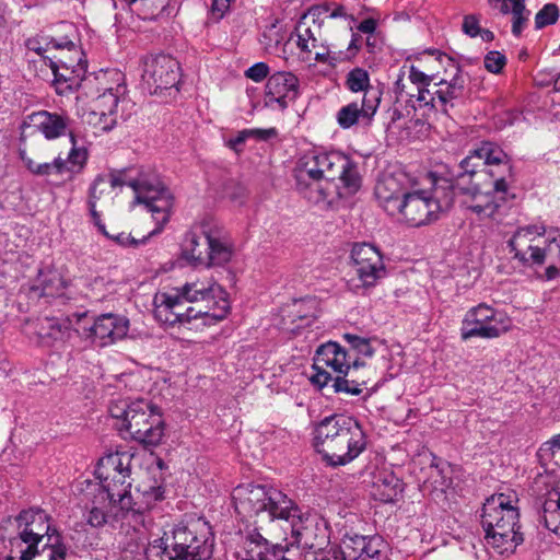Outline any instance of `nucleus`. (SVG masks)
I'll list each match as a JSON object with an SVG mask.
<instances>
[{
  "mask_svg": "<svg viewBox=\"0 0 560 560\" xmlns=\"http://www.w3.org/2000/svg\"><path fill=\"white\" fill-rule=\"evenodd\" d=\"M455 195L460 205L479 219L491 218L505 200L512 167L506 153L491 142H483L460 162Z\"/></svg>",
  "mask_w": 560,
  "mask_h": 560,
  "instance_id": "1",
  "label": "nucleus"
},
{
  "mask_svg": "<svg viewBox=\"0 0 560 560\" xmlns=\"http://www.w3.org/2000/svg\"><path fill=\"white\" fill-rule=\"evenodd\" d=\"M129 186L136 194V200L143 203L151 212L156 228L151 234H159L168 222L174 207L172 192L155 175L140 174L137 178L128 176L126 171L106 175H98L92 183L89 191L90 214H96L97 202L113 199V191L117 187Z\"/></svg>",
  "mask_w": 560,
  "mask_h": 560,
  "instance_id": "2",
  "label": "nucleus"
},
{
  "mask_svg": "<svg viewBox=\"0 0 560 560\" xmlns=\"http://www.w3.org/2000/svg\"><path fill=\"white\" fill-rule=\"evenodd\" d=\"M313 445L328 465L345 466L365 450L366 436L354 418L335 415L315 427Z\"/></svg>",
  "mask_w": 560,
  "mask_h": 560,
  "instance_id": "3",
  "label": "nucleus"
},
{
  "mask_svg": "<svg viewBox=\"0 0 560 560\" xmlns=\"http://www.w3.org/2000/svg\"><path fill=\"white\" fill-rule=\"evenodd\" d=\"M84 88L94 89L84 117L98 130L110 131L119 119L125 120L131 115L135 104L128 96L121 72H101L93 80L85 79Z\"/></svg>",
  "mask_w": 560,
  "mask_h": 560,
  "instance_id": "4",
  "label": "nucleus"
},
{
  "mask_svg": "<svg viewBox=\"0 0 560 560\" xmlns=\"http://www.w3.org/2000/svg\"><path fill=\"white\" fill-rule=\"evenodd\" d=\"M232 500L237 515L249 525L277 526L296 511V505L281 490L255 483H243L234 488Z\"/></svg>",
  "mask_w": 560,
  "mask_h": 560,
  "instance_id": "5",
  "label": "nucleus"
},
{
  "mask_svg": "<svg viewBox=\"0 0 560 560\" xmlns=\"http://www.w3.org/2000/svg\"><path fill=\"white\" fill-rule=\"evenodd\" d=\"M213 537L209 524L202 518L180 522L151 541L145 556L155 560L166 556L170 560H208L213 552Z\"/></svg>",
  "mask_w": 560,
  "mask_h": 560,
  "instance_id": "6",
  "label": "nucleus"
},
{
  "mask_svg": "<svg viewBox=\"0 0 560 560\" xmlns=\"http://www.w3.org/2000/svg\"><path fill=\"white\" fill-rule=\"evenodd\" d=\"M510 253L524 267L546 266L547 279L560 273V232L544 225L518 228L509 241Z\"/></svg>",
  "mask_w": 560,
  "mask_h": 560,
  "instance_id": "7",
  "label": "nucleus"
},
{
  "mask_svg": "<svg viewBox=\"0 0 560 560\" xmlns=\"http://www.w3.org/2000/svg\"><path fill=\"white\" fill-rule=\"evenodd\" d=\"M481 525L488 548L500 556L512 555L524 540L520 532V513L511 498L497 493L482 506Z\"/></svg>",
  "mask_w": 560,
  "mask_h": 560,
  "instance_id": "8",
  "label": "nucleus"
},
{
  "mask_svg": "<svg viewBox=\"0 0 560 560\" xmlns=\"http://www.w3.org/2000/svg\"><path fill=\"white\" fill-rule=\"evenodd\" d=\"M109 413L120 421L117 424L120 432L145 446H156L164 438L165 425L160 409L148 400L113 402Z\"/></svg>",
  "mask_w": 560,
  "mask_h": 560,
  "instance_id": "9",
  "label": "nucleus"
},
{
  "mask_svg": "<svg viewBox=\"0 0 560 560\" xmlns=\"http://www.w3.org/2000/svg\"><path fill=\"white\" fill-rule=\"evenodd\" d=\"M295 172L343 184L348 192H357L360 188V176L355 164L349 156L338 151H308L299 160Z\"/></svg>",
  "mask_w": 560,
  "mask_h": 560,
  "instance_id": "10",
  "label": "nucleus"
},
{
  "mask_svg": "<svg viewBox=\"0 0 560 560\" xmlns=\"http://www.w3.org/2000/svg\"><path fill=\"white\" fill-rule=\"evenodd\" d=\"M187 303H202L196 311H200L198 319L203 325L215 324L229 313L230 303L225 290L212 278L190 279L182 287L176 288Z\"/></svg>",
  "mask_w": 560,
  "mask_h": 560,
  "instance_id": "11",
  "label": "nucleus"
},
{
  "mask_svg": "<svg viewBox=\"0 0 560 560\" xmlns=\"http://www.w3.org/2000/svg\"><path fill=\"white\" fill-rule=\"evenodd\" d=\"M298 510L282 522L283 539L289 545H296L306 551V559L329 546V528L327 522L317 514L296 515Z\"/></svg>",
  "mask_w": 560,
  "mask_h": 560,
  "instance_id": "12",
  "label": "nucleus"
},
{
  "mask_svg": "<svg viewBox=\"0 0 560 560\" xmlns=\"http://www.w3.org/2000/svg\"><path fill=\"white\" fill-rule=\"evenodd\" d=\"M511 328L512 319L504 312L480 303L465 313L459 331L460 339L466 341L472 338L495 339Z\"/></svg>",
  "mask_w": 560,
  "mask_h": 560,
  "instance_id": "13",
  "label": "nucleus"
},
{
  "mask_svg": "<svg viewBox=\"0 0 560 560\" xmlns=\"http://www.w3.org/2000/svg\"><path fill=\"white\" fill-rule=\"evenodd\" d=\"M352 277L348 280L351 291L359 293L374 288L386 277V266L382 253L372 244H354L351 254Z\"/></svg>",
  "mask_w": 560,
  "mask_h": 560,
  "instance_id": "14",
  "label": "nucleus"
},
{
  "mask_svg": "<svg viewBox=\"0 0 560 560\" xmlns=\"http://www.w3.org/2000/svg\"><path fill=\"white\" fill-rule=\"evenodd\" d=\"M132 459L133 455L129 452H116L98 460L95 475L100 483L92 487L101 491V501L110 495V492L130 488Z\"/></svg>",
  "mask_w": 560,
  "mask_h": 560,
  "instance_id": "15",
  "label": "nucleus"
},
{
  "mask_svg": "<svg viewBox=\"0 0 560 560\" xmlns=\"http://www.w3.org/2000/svg\"><path fill=\"white\" fill-rule=\"evenodd\" d=\"M69 135L72 147L66 159L58 155L52 162L36 163L26 154L24 149H20L19 156L24 166L36 176L48 177L56 175L62 179H71L83 170L88 161V151L83 148H78L74 135L72 132H69Z\"/></svg>",
  "mask_w": 560,
  "mask_h": 560,
  "instance_id": "16",
  "label": "nucleus"
},
{
  "mask_svg": "<svg viewBox=\"0 0 560 560\" xmlns=\"http://www.w3.org/2000/svg\"><path fill=\"white\" fill-rule=\"evenodd\" d=\"M442 207L432 190L417 189L415 186L405 196L397 210L400 219L410 226H422L436 220Z\"/></svg>",
  "mask_w": 560,
  "mask_h": 560,
  "instance_id": "17",
  "label": "nucleus"
},
{
  "mask_svg": "<svg viewBox=\"0 0 560 560\" xmlns=\"http://www.w3.org/2000/svg\"><path fill=\"white\" fill-rule=\"evenodd\" d=\"M179 81V63L168 55L150 56L144 59L142 82L150 94L176 86Z\"/></svg>",
  "mask_w": 560,
  "mask_h": 560,
  "instance_id": "18",
  "label": "nucleus"
},
{
  "mask_svg": "<svg viewBox=\"0 0 560 560\" xmlns=\"http://www.w3.org/2000/svg\"><path fill=\"white\" fill-rule=\"evenodd\" d=\"M295 179L299 192L311 203L323 208L354 194L348 192L343 184L329 182L316 175L295 172Z\"/></svg>",
  "mask_w": 560,
  "mask_h": 560,
  "instance_id": "19",
  "label": "nucleus"
},
{
  "mask_svg": "<svg viewBox=\"0 0 560 560\" xmlns=\"http://www.w3.org/2000/svg\"><path fill=\"white\" fill-rule=\"evenodd\" d=\"M277 526L248 525L240 533L234 556L236 560H270V538L276 537Z\"/></svg>",
  "mask_w": 560,
  "mask_h": 560,
  "instance_id": "20",
  "label": "nucleus"
},
{
  "mask_svg": "<svg viewBox=\"0 0 560 560\" xmlns=\"http://www.w3.org/2000/svg\"><path fill=\"white\" fill-rule=\"evenodd\" d=\"M412 187L413 184L405 172L385 173L375 185V197L388 214L397 215L400 203Z\"/></svg>",
  "mask_w": 560,
  "mask_h": 560,
  "instance_id": "21",
  "label": "nucleus"
},
{
  "mask_svg": "<svg viewBox=\"0 0 560 560\" xmlns=\"http://www.w3.org/2000/svg\"><path fill=\"white\" fill-rule=\"evenodd\" d=\"M179 300L183 298L176 288L156 292L153 298L154 318L165 326L187 325L197 320L201 312L196 311L195 306L186 307L185 313H175Z\"/></svg>",
  "mask_w": 560,
  "mask_h": 560,
  "instance_id": "22",
  "label": "nucleus"
},
{
  "mask_svg": "<svg viewBox=\"0 0 560 560\" xmlns=\"http://www.w3.org/2000/svg\"><path fill=\"white\" fill-rule=\"evenodd\" d=\"M381 103L380 91H365L361 102H351L342 106L336 114L341 129H350L355 125L371 126Z\"/></svg>",
  "mask_w": 560,
  "mask_h": 560,
  "instance_id": "23",
  "label": "nucleus"
},
{
  "mask_svg": "<svg viewBox=\"0 0 560 560\" xmlns=\"http://www.w3.org/2000/svg\"><path fill=\"white\" fill-rule=\"evenodd\" d=\"M84 331L86 337L92 338L98 346H108L127 336L129 319L122 315L105 313L97 316Z\"/></svg>",
  "mask_w": 560,
  "mask_h": 560,
  "instance_id": "24",
  "label": "nucleus"
},
{
  "mask_svg": "<svg viewBox=\"0 0 560 560\" xmlns=\"http://www.w3.org/2000/svg\"><path fill=\"white\" fill-rule=\"evenodd\" d=\"M201 233L207 245L203 266H222L229 262L232 257V245L223 228L213 221L206 222L201 228Z\"/></svg>",
  "mask_w": 560,
  "mask_h": 560,
  "instance_id": "25",
  "label": "nucleus"
},
{
  "mask_svg": "<svg viewBox=\"0 0 560 560\" xmlns=\"http://www.w3.org/2000/svg\"><path fill=\"white\" fill-rule=\"evenodd\" d=\"M363 364L359 358L351 361L339 343L329 341L316 350L312 369H329L336 375H348L351 368L357 369Z\"/></svg>",
  "mask_w": 560,
  "mask_h": 560,
  "instance_id": "26",
  "label": "nucleus"
},
{
  "mask_svg": "<svg viewBox=\"0 0 560 560\" xmlns=\"http://www.w3.org/2000/svg\"><path fill=\"white\" fill-rule=\"evenodd\" d=\"M299 93V79L291 72L279 71L270 75L266 83V104H277L284 109L288 101H292Z\"/></svg>",
  "mask_w": 560,
  "mask_h": 560,
  "instance_id": "27",
  "label": "nucleus"
},
{
  "mask_svg": "<svg viewBox=\"0 0 560 560\" xmlns=\"http://www.w3.org/2000/svg\"><path fill=\"white\" fill-rule=\"evenodd\" d=\"M49 515L43 510H25L22 511L13 521L9 520L8 524L13 529H21L28 538L39 544L44 536H51Z\"/></svg>",
  "mask_w": 560,
  "mask_h": 560,
  "instance_id": "28",
  "label": "nucleus"
},
{
  "mask_svg": "<svg viewBox=\"0 0 560 560\" xmlns=\"http://www.w3.org/2000/svg\"><path fill=\"white\" fill-rule=\"evenodd\" d=\"M383 546L384 540L377 535L346 534L340 548L347 560H364L377 557Z\"/></svg>",
  "mask_w": 560,
  "mask_h": 560,
  "instance_id": "29",
  "label": "nucleus"
},
{
  "mask_svg": "<svg viewBox=\"0 0 560 560\" xmlns=\"http://www.w3.org/2000/svg\"><path fill=\"white\" fill-rule=\"evenodd\" d=\"M28 127L40 132L46 139H55L68 132L69 118L57 113L40 110L28 116Z\"/></svg>",
  "mask_w": 560,
  "mask_h": 560,
  "instance_id": "30",
  "label": "nucleus"
},
{
  "mask_svg": "<svg viewBox=\"0 0 560 560\" xmlns=\"http://www.w3.org/2000/svg\"><path fill=\"white\" fill-rule=\"evenodd\" d=\"M319 15L320 8H312L296 25L298 46L302 51L311 54L319 48L317 36L320 35V24L316 23Z\"/></svg>",
  "mask_w": 560,
  "mask_h": 560,
  "instance_id": "31",
  "label": "nucleus"
},
{
  "mask_svg": "<svg viewBox=\"0 0 560 560\" xmlns=\"http://www.w3.org/2000/svg\"><path fill=\"white\" fill-rule=\"evenodd\" d=\"M36 334L43 346L52 347L70 338V322L66 318L45 317L37 322Z\"/></svg>",
  "mask_w": 560,
  "mask_h": 560,
  "instance_id": "32",
  "label": "nucleus"
},
{
  "mask_svg": "<svg viewBox=\"0 0 560 560\" xmlns=\"http://www.w3.org/2000/svg\"><path fill=\"white\" fill-rule=\"evenodd\" d=\"M210 220H203L195 224L186 234L183 244V257L192 266H203L207 253L206 240L201 233V228Z\"/></svg>",
  "mask_w": 560,
  "mask_h": 560,
  "instance_id": "33",
  "label": "nucleus"
},
{
  "mask_svg": "<svg viewBox=\"0 0 560 560\" xmlns=\"http://www.w3.org/2000/svg\"><path fill=\"white\" fill-rule=\"evenodd\" d=\"M108 498L113 511L118 509L121 513V517L128 518L129 522H133L135 525H142L145 527V515H143L142 512L143 506L139 501L133 502L129 488L117 490V492H110Z\"/></svg>",
  "mask_w": 560,
  "mask_h": 560,
  "instance_id": "34",
  "label": "nucleus"
},
{
  "mask_svg": "<svg viewBox=\"0 0 560 560\" xmlns=\"http://www.w3.org/2000/svg\"><path fill=\"white\" fill-rule=\"evenodd\" d=\"M4 549L9 551L5 560H33L38 553V545L35 540L25 536L21 529H14L13 534L3 537Z\"/></svg>",
  "mask_w": 560,
  "mask_h": 560,
  "instance_id": "35",
  "label": "nucleus"
},
{
  "mask_svg": "<svg viewBox=\"0 0 560 560\" xmlns=\"http://www.w3.org/2000/svg\"><path fill=\"white\" fill-rule=\"evenodd\" d=\"M58 46V50L55 54L46 56L48 63L74 68L78 69L79 72L86 71V62L83 60V52L74 42L68 38H61V43Z\"/></svg>",
  "mask_w": 560,
  "mask_h": 560,
  "instance_id": "36",
  "label": "nucleus"
},
{
  "mask_svg": "<svg viewBox=\"0 0 560 560\" xmlns=\"http://www.w3.org/2000/svg\"><path fill=\"white\" fill-rule=\"evenodd\" d=\"M465 82L460 74L456 73L450 81L442 79L433 83L432 93L436 94L440 110L447 113L454 106V101L462 97Z\"/></svg>",
  "mask_w": 560,
  "mask_h": 560,
  "instance_id": "37",
  "label": "nucleus"
},
{
  "mask_svg": "<svg viewBox=\"0 0 560 560\" xmlns=\"http://www.w3.org/2000/svg\"><path fill=\"white\" fill-rule=\"evenodd\" d=\"M406 88L407 83L402 78H399L396 82V90L400 97L407 98V103L413 112L421 108L440 109L436 94L432 93L433 83H431V85H425L422 89L418 88L417 93H412L410 90L405 91Z\"/></svg>",
  "mask_w": 560,
  "mask_h": 560,
  "instance_id": "38",
  "label": "nucleus"
},
{
  "mask_svg": "<svg viewBox=\"0 0 560 560\" xmlns=\"http://www.w3.org/2000/svg\"><path fill=\"white\" fill-rule=\"evenodd\" d=\"M492 8L502 14H512V33L521 36L526 27L530 12L526 9L525 0H489Z\"/></svg>",
  "mask_w": 560,
  "mask_h": 560,
  "instance_id": "39",
  "label": "nucleus"
},
{
  "mask_svg": "<svg viewBox=\"0 0 560 560\" xmlns=\"http://www.w3.org/2000/svg\"><path fill=\"white\" fill-rule=\"evenodd\" d=\"M66 282L60 272L54 268H45L38 275L31 287L38 296H57L62 293Z\"/></svg>",
  "mask_w": 560,
  "mask_h": 560,
  "instance_id": "40",
  "label": "nucleus"
},
{
  "mask_svg": "<svg viewBox=\"0 0 560 560\" xmlns=\"http://www.w3.org/2000/svg\"><path fill=\"white\" fill-rule=\"evenodd\" d=\"M54 75V85L58 94H66L81 85L85 72L78 69L48 63Z\"/></svg>",
  "mask_w": 560,
  "mask_h": 560,
  "instance_id": "41",
  "label": "nucleus"
},
{
  "mask_svg": "<svg viewBox=\"0 0 560 560\" xmlns=\"http://www.w3.org/2000/svg\"><path fill=\"white\" fill-rule=\"evenodd\" d=\"M89 493L93 494V499L91 501V506L88 508L89 514L86 522L92 527H101L106 524L109 515H114L115 517L119 516L118 511H113L108 497L101 501V491L95 490L94 487H91V491Z\"/></svg>",
  "mask_w": 560,
  "mask_h": 560,
  "instance_id": "42",
  "label": "nucleus"
},
{
  "mask_svg": "<svg viewBox=\"0 0 560 560\" xmlns=\"http://www.w3.org/2000/svg\"><path fill=\"white\" fill-rule=\"evenodd\" d=\"M314 310V301H295L289 314V318L293 326L289 329L293 334H299L300 329L311 326L316 318Z\"/></svg>",
  "mask_w": 560,
  "mask_h": 560,
  "instance_id": "43",
  "label": "nucleus"
},
{
  "mask_svg": "<svg viewBox=\"0 0 560 560\" xmlns=\"http://www.w3.org/2000/svg\"><path fill=\"white\" fill-rule=\"evenodd\" d=\"M541 518L546 528L560 535V492L552 490L548 492V495L542 505Z\"/></svg>",
  "mask_w": 560,
  "mask_h": 560,
  "instance_id": "44",
  "label": "nucleus"
},
{
  "mask_svg": "<svg viewBox=\"0 0 560 560\" xmlns=\"http://www.w3.org/2000/svg\"><path fill=\"white\" fill-rule=\"evenodd\" d=\"M400 492V482L393 474L378 477L373 482V495L382 502L395 501Z\"/></svg>",
  "mask_w": 560,
  "mask_h": 560,
  "instance_id": "45",
  "label": "nucleus"
},
{
  "mask_svg": "<svg viewBox=\"0 0 560 560\" xmlns=\"http://www.w3.org/2000/svg\"><path fill=\"white\" fill-rule=\"evenodd\" d=\"M61 43V39H57L55 37L39 34L35 37L27 39L26 46L30 50L35 51L39 56L44 58L45 63H48L46 56H50L58 50V45Z\"/></svg>",
  "mask_w": 560,
  "mask_h": 560,
  "instance_id": "46",
  "label": "nucleus"
},
{
  "mask_svg": "<svg viewBox=\"0 0 560 560\" xmlns=\"http://www.w3.org/2000/svg\"><path fill=\"white\" fill-rule=\"evenodd\" d=\"M346 84L351 92H363V95L365 91H376L370 86L369 73L362 68L351 70L347 75Z\"/></svg>",
  "mask_w": 560,
  "mask_h": 560,
  "instance_id": "47",
  "label": "nucleus"
},
{
  "mask_svg": "<svg viewBox=\"0 0 560 560\" xmlns=\"http://www.w3.org/2000/svg\"><path fill=\"white\" fill-rule=\"evenodd\" d=\"M559 19V8L555 3L545 4L535 15V28L541 30L555 24Z\"/></svg>",
  "mask_w": 560,
  "mask_h": 560,
  "instance_id": "48",
  "label": "nucleus"
},
{
  "mask_svg": "<svg viewBox=\"0 0 560 560\" xmlns=\"http://www.w3.org/2000/svg\"><path fill=\"white\" fill-rule=\"evenodd\" d=\"M557 455H560V433L552 435L549 440L544 442L537 451V456L540 462H550Z\"/></svg>",
  "mask_w": 560,
  "mask_h": 560,
  "instance_id": "49",
  "label": "nucleus"
},
{
  "mask_svg": "<svg viewBox=\"0 0 560 560\" xmlns=\"http://www.w3.org/2000/svg\"><path fill=\"white\" fill-rule=\"evenodd\" d=\"M343 338L358 353V355H362L364 358L373 357L374 348L371 346L369 339L352 334H345Z\"/></svg>",
  "mask_w": 560,
  "mask_h": 560,
  "instance_id": "50",
  "label": "nucleus"
},
{
  "mask_svg": "<svg viewBox=\"0 0 560 560\" xmlns=\"http://www.w3.org/2000/svg\"><path fill=\"white\" fill-rule=\"evenodd\" d=\"M347 375L337 374L334 378V388L337 393H345L349 395H360L362 393L361 384L353 381L347 380Z\"/></svg>",
  "mask_w": 560,
  "mask_h": 560,
  "instance_id": "51",
  "label": "nucleus"
},
{
  "mask_svg": "<svg viewBox=\"0 0 560 560\" xmlns=\"http://www.w3.org/2000/svg\"><path fill=\"white\" fill-rule=\"evenodd\" d=\"M164 499V490L161 487H150L141 493L139 503L142 504V512L150 511L155 503Z\"/></svg>",
  "mask_w": 560,
  "mask_h": 560,
  "instance_id": "52",
  "label": "nucleus"
},
{
  "mask_svg": "<svg viewBox=\"0 0 560 560\" xmlns=\"http://www.w3.org/2000/svg\"><path fill=\"white\" fill-rule=\"evenodd\" d=\"M153 235L154 234H151L150 232L147 236H143L142 238H136L130 233L120 232L117 234H112V237L109 240L121 247H137L141 244H144L145 241Z\"/></svg>",
  "mask_w": 560,
  "mask_h": 560,
  "instance_id": "53",
  "label": "nucleus"
},
{
  "mask_svg": "<svg viewBox=\"0 0 560 560\" xmlns=\"http://www.w3.org/2000/svg\"><path fill=\"white\" fill-rule=\"evenodd\" d=\"M434 75H429L418 69L416 66L411 65L408 69L407 80L411 85H416V90L418 88H423L425 85H431L433 83Z\"/></svg>",
  "mask_w": 560,
  "mask_h": 560,
  "instance_id": "54",
  "label": "nucleus"
},
{
  "mask_svg": "<svg viewBox=\"0 0 560 560\" xmlns=\"http://www.w3.org/2000/svg\"><path fill=\"white\" fill-rule=\"evenodd\" d=\"M485 68L491 73H499L506 63V58L500 51H489L485 56Z\"/></svg>",
  "mask_w": 560,
  "mask_h": 560,
  "instance_id": "55",
  "label": "nucleus"
},
{
  "mask_svg": "<svg viewBox=\"0 0 560 560\" xmlns=\"http://www.w3.org/2000/svg\"><path fill=\"white\" fill-rule=\"evenodd\" d=\"M307 560H347V558L340 547L334 546L312 553Z\"/></svg>",
  "mask_w": 560,
  "mask_h": 560,
  "instance_id": "56",
  "label": "nucleus"
},
{
  "mask_svg": "<svg viewBox=\"0 0 560 560\" xmlns=\"http://www.w3.org/2000/svg\"><path fill=\"white\" fill-rule=\"evenodd\" d=\"M269 74V67L266 62H256L245 71V77L254 82H261Z\"/></svg>",
  "mask_w": 560,
  "mask_h": 560,
  "instance_id": "57",
  "label": "nucleus"
},
{
  "mask_svg": "<svg viewBox=\"0 0 560 560\" xmlns=\"http://www.w3.org/2000/svg\"><path fill=\"white\" fill-rule=\"evenodd\" d=\"M480 21L475 14L465 15L463 19L462 31L469 37L478 36L480 32Z\"/></svg>",
  "mask_w": 560,
  "mask_h": 560,
  "instance_id": "58",
  "label": "nucleus"
},
{
  "mask_svg": "<svg viewBox=\"0 0 560 560\" xmlns=\"http://www.w3.org/2000/svg\"><path fill=\"white\" fill-rule=\"evenodd\" d=\"M313 371L314 374L311 375L310 380L312 384L319 388L326 386L332 380L331 372L327 371V369H313Z\"/></svg>",
  "mask_w": 560,
  "mask_h": 560,
  "instance_id": "59",
  "label": "nucleus"
},
{
  "mask_svg": "<svg viewBox=\"0 0 560 560\" xmlns=\"http://www.w3.org/2000/svg\"><path fill=\"white\" fill-rule=\"evenodd\" d=\"M248 130H249L250 138H254L258 141H267L277 136L276 128H268V129L254 128V129H248Z\"/></svg>",
  "mask_w": 560,
  "mask_h": 560,
  "instance_id": "60",
  "label": "nucleus"
},
{
  "mask_svg": "<svg viewBox=\"0 0 560 560\" xmlns=\"http://www.w3.org/2000/svg\"><path fill=\"white\" fill-rule=\"evenodd\" d=\"M48 560H65L66 547L62 544H52L48 549Z\"/></svg>",
  "mask_w": 560,
  "mask_h": 560,
  "instance_id": "61",
  "label": "nucleus"
},
{
  "mask_svg": "<svg viewBox=\"0 0 560 560\" xmlns=\"http://www.w3.org/2000/svg\"><path fill=\"white\" fill-rule=\"evenodd\" d=\"M248 138H250L249 130L244 129V130L240 131L236 135V137L230 139L228 144L234 151H238L240 147H242L244 144V142L246 141V139H248Z\"/></svg>",
  "mask_w": 560,
  "mask_h": 560,
  "instance_id": "62",
  "label": "nucleus"
},
{
  "mask_svg": "<svg viewBox=\"0 0 560 560\" xmlns=\"http://www.w3.org/2000/svg\"><path fill=\"white\" fill-rule=\"evenodd\" d=\"M231 0H213L212 2V11L218 13L220 18L224 15V13L230 8Z\"/></svg>",
  "mask_w": 560,
  "mask_h": 560,
  "instance_id": "63",
  "label": "nucleus"
},
{
  "mask_svg": "<svg viewBox=\"0 0 560 560\" xmlns=\"http://www.w3.org/2000/svg\"><path fill=\"white\" fill-rule=\"evenodd\" d=\"M358 30L363 34H372L376 30V21L374 19H365L359 24Z\"/></svg>",
  "mask_w": 560,
  "mask_h": 560,
  "instance_id": "64",
  "label": "nucleus"
}]
</instances>
